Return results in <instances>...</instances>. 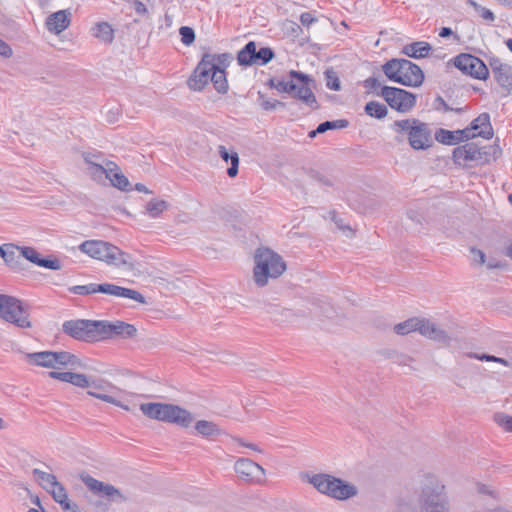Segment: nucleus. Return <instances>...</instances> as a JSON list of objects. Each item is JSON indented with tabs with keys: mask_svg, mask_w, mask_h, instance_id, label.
Returning a JSON list of instances; mask_svg holds the SVG:
<instances>
[{
	"mask_svg": "<svg viewBox=\"0 0 512 512\" xmlns=\"http://www.w3.org/2000/svg\"><path fill=\"white\" fill-rule=\"evenodd\" d=\"M506 44L509 50L512 52V39H509Z\"/></svg>",
	"mask_w": 512,
	"mask_h": 512,
	"instance_id": "obj_64",
	"label": "nucleus"
},
{
	"mask_svg": "<svg viewBox=\"0 0 512 512\" xmlns=\"http://www.w3.org/2000/svg\"><path fill=\"white\" fill-rule=\"evenodd\" d=\"M218 153L221 157V159L225 162L230 161L231 166L227 170V174L229 177H235L238 173V166H239V156L238 153L235 151L229 152L225 146L220 145L218 147Z\"/></svg>",
	"mask_w": 512,
	"mask_h": 512,
	"instance_id": "obj_31",
	"label": "nucleus"
},
{
	"mask_svg": "<svg viewBox=\"0 0 512 512\" xmlns=\"http://www.w3.org/2000/svg\"><path fill=\"white\" fill-rule=\"evenodd\" d=\"M8 427L7 423L3 418L0 417V430L6 429Z\"/></svg>",
	"mask_w": 512,
	"mask_h": 512,
	"instance_id": "obj_62",
	"label": "nucleus"
},
{
	"mask_svg": "<svg viewBox=\"0 0 512 512\" xmlns=\"http://www.w3.org/2000/svg\"><path fill=\"white\" fill-rule=\"evenodd\" d=\"M467 4L472 6L480 16L487 21H494L495 16L493 12L485 7L480 6L474 0H467Z\"/></svg>",
	"mask_w": 512,
	"mask_h": 512,
	"instance_id": "obj_45",
	"label": "nucleus"
},
{
	"mask_svg": "<svg viewBox=\"0 0 512 512\" xmlns=\"http://www.w3.org/2000/svg\"><path fill=\"white\" fill-rule=\"evenodd\" d=\"M380 96L392 109L401 113L411 111L416 104V96L401 88L384 86L381 89Z\"/></svg>",
	"mask_w": 512,
	"mask_h": 512,
	"instance_id": "obj_14",
	"label": "nucleus"
},
{
	"mask_svg": "<svg viewBox=\"0 0 512 512\" xmlns=\"http://www.w3.org/2000/svg\"><path fill=\"white\" fill-rule=\"evenodd\" d=\"M107 180L110 181L111 185L120 190H127L129 187V181L127 177L120 171L116 164L115 169H112V172L108 173Z\"/></svg>",
	"mask_w": 512,
	"mask_h": 512,
	"instance_id": "obj_34",
	"label": "nucleus"
},
{
	"mask_svg": "<svg viewBox=\"0 0 512 512\" xmlns=\"http://www.w3.org/2000/svg\"><path fill=\"white\" fill-rule=\"evenodd\" d=\"M495 81L504 90V96L512 94V66L494 58L489 62Z\"/></svg>",
	"mask_w": 512,
	"mask_h": 512,
	"instance_id": "obj_20",
	"label": "nucleus"
},
{
	"mask_svg": "<svg viewBox=\"0 0 512 512\" xmlns=\"http://www.w3.org/2000/svg\"><path fill=\"white\" fill-rule=\"evenodd\" d=\"M33 476L36 481L46 490L48 491L53 485H56L58 482L56 477L50 473L41 471L39 469L33 470Z\"/></svg>",
	"mask_w": 512,
	"mask_h": 512,
	"instance_id": "obj_37",
	"label": "nucleus"
},
{
	"mask_svg": "<svg viewBox=\"0 0 512 512\" xmlns=\"http://www.w3.org/2000/svg\"><path fill=\"white\" fill-rule=\"evenodd\" d=\"M439 36L442 37V38H446V37H449V36H453L454 38V41H459V36L457 34H455L451 28L449 27H443L440 32H439Z\"/></svg>",
	"mask_w": 512,
	"mask_h": 512,
	"instance_id": "obj_56",
	"label": "nucleus"
},
{
	"mask_svg": "<svg viewBox=\"0 0 512 512\" xmlns=\"http://www.w3.org/2000/svg\"><path fill=\"white\" fill-rule=\"evenodd\" d=\"M471 254H472V261L475 264L482 265L485 263V254L483 251L476 249V248H472Z\"/></svg>",
	"mask_w": 512,
	"mask_h": 512,
	"instance_id": "obj_52",
	"label": "nucleus"
},
{
	"mask_svg": "<svg viewBox=\"0 0 512 512\" xmlns=\"http://www.w3.org/2000/svg\"><path fill=\"white\" fill-rule=\"evenodd\" d=\"M169 204L165 200L161 199H152L146 205V212L151 218H157L167 210Z\"/></svg>",
	"mask_w": 512,
	"mask_h": 512,
	"instance_id": "obj_36",
	"label": "nucleus"
},
{
	"mask_svg": "<svg viewBox=\"0 0 512 512\" xmlns=\"http://www.w3.org/2000/svg\"><path fill=\"white\" fill-rule=\"evenodd\" d=\"M419 504L420 512H449L446 488L439 478L433 475L425 477Z\"/></svg>",
	"mask_w": 512,
	"mask_h": 512,
	"instance_id": "obj_7",
	"label": "nucleus"
},
{
	"mask_svg": "<svg viewBox=\"0 0 512 512\" xmlns=\"http://www.w3.org/2000/svg\"><path fill=\"white\" fill-rule=\"evenodd\" d=\"M468 357L477 359L479 361H486V362H495L499 363L505 367H511L512 368V362L508 361L505 358L497 357L494 355L484 354V353H474L471 352L468 354Z\"/></svg>",
	"mask_w": 512,
	"mask_h": 512,
	"instance_id": "obj_39",
	"label": "nucleus"
},
{
	"mask_svg": "<svg viewBox=\"0 0 512 512\" xmlns=\"http://www.w3.org/2000/svg\"><path fill=\"white\" fill-rule=\"evenodd\" d=\"M482 151V161L480 164L490 163L492 161L497 160L501 155V149L497 145H489L483 147Z\"/></svg>",
	"mask_w": 512,
	"mask_h": 512,
	"instance_id": "obj_40",
	"label": "nucleus"
},
{
	"mask_svg": "<svg viewBox=\"0 0 512 512\" xmlns=\"http://www.w3.org/2000/svg\"><path fill=\"white\" fill-rule=\"evenodd\" d=\"M92 34L94 37L104 43L112 42L114 38V31L110 24L107 22H99L92 28Z\"/></svg>",
	"mask_w": 512,
	"mask_h": 512,
	"instance_id": "obj_32",
	"label": "nucleus"
},
{
	"mask_svg": "<svg viewBox=\"0 0 512 512\" xmlns=\"http://www.w3.org/2000/svg\"><path fill=\"white\" fill-rule=\"evenodd\" d=\"M71 13L68 10H59L49 15L46 19L48 31L56 35L60 34L70 25Z\"/></svg>",
	"mask_w": 512,
	"mask_h": 512,
	"instance_id": "obj_26",
	"label": "nucleus"
},
{
	"mask_svg": "<svg viewBox=\"0 0 512 512\" xmlns=\"http://www.w3.org/2000/svg\"><path fill=\"white\" fill-rule=\"evenodd\" d=\"M382 71L390 81L403 86L419 87L424 81L421 68L407 59H391L382 66Z\"/></svg>",
	"mask_w": 512,
	"mask_h": 512,
	"instance_id": "obj_8",
	"label": "nucleus"
},
{
	"mask_svg": "<svg viewBox=\"0 0 512 512\" xmlns=\"http://www.w3.org/2000/svg\"><path fill=\"white\" fill-rule=\"evenodd\" d=\"M365 112L371 117L382 119L387 115L388 110L384 104L377 101H370L365 106Z\"/></svg>",
	"mask_w": 512,
	"mask_h": 512,
	"instance_id": "obj_38",
	"label": "nucleus"
},
{
	"mask_svg": "<svg viewBox=\"0 0 512 512\" xmlns=\"http://www.w3.org/2000/svg\"><path fill=\"white\" fill-rule=\"evenodd\" d=\"M100 341L109 339H133L137 335V328L123 321L99 320Z\"/></svg>",
	"mask_w": 512,
	"mask_h": 512,
	"instance_id": "obj_15",
	"label": "nucleus"
},
{
	"mask_svg": "<svg viewBox=\"0 0 512 512\" xmlns=\"http://www.w3.org/2000/svg\"><path fill=\"white\" fill-rule=\"evenodd\" d=\"M26 358L28 359L30 364L54 369V360H53V352L52 351H42L35 353L26 354Z\"/></svg>",
	"mask_w": 512,
	"mask_h": 512,
	"instance_id": "obj_30",
	"label": "nucleus"
},
{
	"mask_svg": "<svg viewBox=\"0 0 512 512\" xmlns=\"http://www.w3.org/2000/svg\"><path fill=\"white\" fill-rule=\"evenodd\" d=\"M431 50V46L424 41L413 42L405 45L402 49V53L410 58H424Z\"/></svg>",
	"mask_w": 512,
	"mask_h": 512,
	"instance_id": "obj_29",
	"label": "nucleus"
},
{
	"mask_svg": "<svg viewBox=\"0 0 512 512\" xmlns=\"http://www.w3.org/2000/svg\"><path fill=\"white\" fill-rule=\"evenodd\" d=\"M234 442H235V443H237L238 445L243 446V447H246V445L248 444V443H245L244 441H242V440H241V439H239V438H235V439H234Z\"/></svg>",
	"mask_w": 512,
	"mask_h": 512,
	"instance_id": "obj_63",
	"label": "nucleus"
},
{
	"mask_svg": "<svg viewBox=\"0 0 512 512\" xmlns=\"http://www.w3.org/2000/svg\"><path fill=\"white\" fill-rule=\"evenodd\" d=\"M464 130L469 131V140L475 137L489 140L493 137V128L490 122V116L487 113L480 114L471 122L470 126L464 128Z\"/></svg>",
	"mask_w": 512,
	"mask_h": 512,
	"instance_id": "obj_25",
	"label": "nucleus"
},
{
	"mask_svg": "<svg viewBox=\"0 0 512 512\" xmlns=\"http://www.w3.org/2000/svg\"><path fill=\"white\" fill-rule=\"evenodd\" d=\"M308 482L322 494L337 500H347L357 494V488L343 480L328 474H315L308 478Z\"/></svg>",
	"mask_w": 512,
	"mask_h": 512,
	"instance_id": "obj_10",
	"label": "nucleus"
},
{
	"mask_svg": "<svg viewBox=\"0 0 512 512\" xmlns=\"http://www.w3.org/2000/svg\"><path fill=\"white\" fill-rule=\"evenodd\" d=\"M181 41L184 45H191L195 40V33L192 28L183 26L179 29Z\"/></svg>",
	"mask_w": 512,
	"mask_h": 512,
	"instance_id": "obj_47",
	"label": "nucleus"
},
{
	"mask_svg": "<svg viewBox=\"0 0 512 512\" xmlns=\"http://www.w3.org/2000/svg\"><path fill=\"white\" fill-rule=\"evenodd\" d=\"M453 161L458 166H466L470 162L482 161V151L473 143L458 146L453 150Z\"/></svg>",
	"mask_w": 512,
	"mask_h": 512,
	"instance_id": "obj_23",
	"label": "nucleus"
},
{
	"mask_svg": "<svg viewBox=\"0 0 512 512\" xmlns=\"http://www.w3.org/2000/svg\"><path fill=\"white\" fill-rule=\"evenodd\" d=\"M393 330L396 334L402 336L418 331L422 336L444 345H448L452 340V337L445 330L438 327L433 321L425 318L413 317L407 319L396 324Z\"/></svg>",
	"mask_w": 512,
	"mask_h": 512,
	"instance_id": "obj_9",
	"label": "nucleus"
},
{
	"mask_svg": "<svg viewBox=\"0 0 512 512\" xmlns=\"http://www.w3.org/2000/svg\"><path fill=\"white\" fill-rule=\"evenodd\" d=\"M136 190L139 191V192L148 193L147 188L143 184H137L136 185Z\"/></svg>",
	"mask_w": 512,
	"mask_h": 512,
	"instance_id": "obj_61",
	"label": "nucleus"
},
{
	"mask_svg": "<svg viewBox=\"0 0 512 512\" xmlns=\"http://www.w3.org/2000/svg\"><path fill=\"white\" fill-rule=\"evenodd\" d=\"M11 248L16 249L19 253L31 263L51 270H60L62 268L61 262L54 259H43L40 254L33 248L27 246L10 245Z\"/></svg>",
	"mask_w": 512,
	"mask_h": 512,
	"instance_id": "obj_24",
	"label": "nucleus"
},
{
	"mask_svg": "<svg viewBox=\"0 0 512 512\" xmlns=\"http://www.w3.org/2000/svg\"><path fill=\"white\" fill-rule=\"evenodd\" d=\"M363 86L367 89L368 92H374L381 86V83L377 78L369 77L364 80Z\"/></svg>",
	"mask_w": 512,
	"mask_h": 512,
	"instance_id": "obj_51",
	"label": "nucleus"
},
{
	"mask_svg": "<svg viewBox=\"0 0 512 512\" xmlns=\"http://www.w3.org/2000/svg\"><path fill=\"white\" fill-rule=\"evenodd\" d=\"M80 478L87 488L95 495L105 497L109 501L113 502H120L124 500L122 493L113 485L101 482L88 474H81Z\"/></svg>",
	"mask_w": 512,
	"mask_h": 512,
	"instance_id": "obj_19",
	"label": "nucleus"
},
{
	"mask_svg": "<svg viewBox=\"0 0 512 512\" xmlns=\"http://www.w3.org/2000/svg\"><path fill=\"white\" fill-rule=\"evenodd\" d=\"M14 249L9 246H7L6 249H2V252H1V257L3 258V260L6 262V263H9L11 261H13L14 259Z\"/></svg>",
	"mask_w": 512,
	"mask_h": 512,
	"instance_id": "obj_55",
	"label": "nucleus"
},
{
	"mask_svg": "<svg viewBox=\"0 0 512 512\" xmlns=\"http://www.w3.org/2000/svg\"><path fill=\"white\" fill-rule=\"evenodd\" d=\"M29 312L22 302L14 296L0 294V318L18 328L26 329L32 326Z\"/></svg>",
	"mask_w": 512,
	"mask_h": 512,
	"instance_id": "obj_12",
	"label": "nucleus"
},
{
	"mask_svg": "<svg viewBox=\"0 0 512 512\" xmlns=\"http://www.w3.org/2000/svg\"><path fill=\"white\" fill-rule=\"evenodd\" d=\"M348 126V121L344 119L335 120V121H325L318 125L316 130L309 132V137L313 138L318 133H324L328 130L332 129H342Z\"/></svg>",
	"mask_w": 512,
	"mask_h": 512,
	"instance_id": "obj_35",
	"label": "nucleus"
},
{
	"mask_svg": "<svg viewBox=\"0 0 512 512\" xmlns=\"http://www.w3.org/2000/svg\"><path fill=\"white\" fill-rule=\"evenodd\" d=\"M234 470L246 482L254 484L265 482V469L248 458H239L234 464Z\"/></svg>",
	"mask_w": 512,
	"mask_h": 512,
	"instance_id": "obj_17",
	"label": "nucleus"
},
{
	"mask_svg": "<svg viewBox=\"0 0 512 512\" xmlns=\"http://www.w3.org/2000/svg\"><path fill=\"white\" fill-rule=\"evenodd\" d=\"M290 79L277 80L273 86L279 91L291 94L294 98L300 100L306 106L316 109L317 100L312 91L313 79L302 72L291 70Z\"/></svg>",
	"mask_w": 512,
	"mask_h": 512,
	"instance_id": "obj_5",
	"label": "nucleus"
},
{
	"mask_svg": "<svg viewBox=\"0 0 512 512\" xmlns=\"http://www.w3.org/2000/svg\"><path fill=\"white\" fill-rule=\"evenodd\" d=\"M274 56L273 51L268 47H260L257 49V44L253 41L248 42L237 55V60L240 65H265Z\"/></svg>",
	"mask_w": 512,
	"mask_h": 512,
	"instance_id": "obj_16",
	"label": "nucleus"
},
{
	"mask_svg": "<svg viewBox=\"0 0 512 512\" xmlns=\"http://www.w3.org/2000/svg\"><path fill=\"white\" fill-rule=\"evenodd\" d=\"M232 61L233 56L229 53H205L188 81L189 87L202 90L211 82L218 93H226L229 86L225 70Z\"/></svg>",
	"mask_w": 512,
	"mask_h": 512,
	"instance_id": "obj_1",
	"label": "nucleus"
},
{
	"mask_svg": "<svg viewBox=\"0 0 512 512\" xmlns=\"http://www.w3.org/2000/svg\"><path fill=\"white\" fill-rule=\"evenodd\" d=\"M315 20L316 19L313 17V15L308 12L303 13L300 16V21H301L302 25L307 26V27L310 26L312 23H314Z\"/></svg>",
	"mask_w": 512,
	"mask_h": 512,
	"instance_id": "obj_57",
	"label": "nucleus"
},
{
	"mask_svg": "<svg viewBox=\"0 0 512 512\" xmlns=\"http://www.w3.org/2000/svg\"><path fill=\"white\" fill-rule=\"evenodd\" d=\"M79 251L88 257L101 261L115 268H133L134 262L130 254L122 251L114 244L103 240H86L78 246Z\"/></svg>",
	"mask_w": 512,
	"mask_h": 512,
	"instance_id": "obj_2",
	"label": "nucleus"
},
{
	"mask_svg": "<svg viewBox=\"0 0 512 512\" xmlns=\"http://www.w3.org/2000/svg\"><path fill=\"white\" fill-rule=\"evenodd\" d=\"M62 509L65 511V512H79L78 508L76 505L68 502L67 504H65Z\"/></svg>",
	"mask_w": 512,
	"mask_h": 512,
	"instance_id": "obj_58",
	"label": "nucleus"
},
{
	"mask_svg": "<svg viewBox=\"0 0 512 512\" xmlns=\"http://www.w3.org/2000/svg\"><path fill=\"white\" fill-rule=\"evenodd\" d=\"M195 430L203 437H212L221 434V428L212 421L200 420L195 424Z\"/></svg>",
	"mask_w": 512,
	"mask_h": 512,
	"instance_id": "obj_33",
	"label": "nucleus"
},
{
	"mask_svg": "<svg viewBox=\"0 0 512 512\" xmlns=\"http://www.w3.org/2000/svg\"><path fill=\"white\" fill-rule=\"evenodd\" d=\"M86 171L97 182L107 180L108 173L115 169V163L112 161L101 160L98 156H86Z\"/></svg>",
	"mask_w": 512,
	"mask_h": 512,
	"instance_id": "obj_21",
	"label": "nucleus"
},
{
	"mask_svg": "<svg viewBox=\"0 0 512 512\" xmlns=\"http://www.w3.org/2000/svg\"><path fill=\"white\" fill-rule=\"evenodd\" d=\"M325 80L328 89L333 91H339L341 89L340 80L333 70L325 71Z\"/></svg>",
	"mask_w": 512,
	"mask_h": 512,
	"instance_id": "obj_43",
	"label": "nucleus"
},
{
	"mask_svg": "<svg viewBox=\"0 0 512 512\" xmlns=\"http://www.w3.org/2000/svg\"><path fill=\"white\" fill-rule=\"evenodd\" d=\"M96 290L97 293H103L118 298H127L141 304L146 303L145 297L140 292L112 283L96 284Z\"/></svg>",
	"mask_w": 512,
	"mask_h": 512,
	"instance_id": "obj_22",
	"label": "nucleus"
},
{
	"mask_svg": "<svg viewBox=\"0 0 512 512\" xmlns=\"http://www.w3.org/2000/svg\"><path fill=\"white\" fill-rule=\"evenodd\" d=\"M135 10L136 12L142 14L146 12V6L142 2H136L135 3Z\"/></svg>",
	"mask_w": 512,
	"mask_h": 512,
	"instance_id": "obj_59",
	"label": "nucleus"
},
{
	"mask_svg": "<svg viewBox=\"0 0 512 512\" xmlns=\"http://www.w3.org/2000/svg\"><path fill=\"white\" fill-rule=\"evenodd\" d=\"M141 412L150 419L188 428L194 421L193 415L186 409L169 403L150 402L140 405Z\"/></svg>",
	"mask_w": 512,
	"mask_h": 512,
	"instance_id": "obj_4",
	"label": "nucleus"
},
{
	"mask_svg": "<svg viewBox=\"0 0 512 512\" xmlns=\"http://www.w3.org/2000/svg\"><path fill=\"white\" fill-rule=\"evenodd\" d=\"M49 376L54 379H58L65 383H72L74 373L73 372H56L51 371L49 372Z\"/></svg>",
	"mask_w": 512,
	"mask_h": 512,
	"instance_id": "obj_49",
	"label": "nucleus"
},
{
	"mask_svg": "<svg viewBox=\"0 0 512 512\" xmlns=\"http://www.w3.org/2000/svg\"><path fill=\"white\" fill-rule=\"evenodd\" d=\"M495 423L507 432H512V416L503 412L494 415Z\"/></svg>",
	"mask_w": 512,
	"mask_h": 512,
	"instance_id": "obj_42",
	"label": "nucleus"
},
{
	"mask_svg": "<svg viewBox=\"0 0 512 512\" xmlns=\"http://www.w3.org/2000/svg\"><path fill=\"white\" fill-rule=\"evenodd\" d=\"M13 54L12 48L8 43L0 39V56L10 58Z\"/></svg>",
	"mask_w": 512,
	"mask_h": 512,
	"instance_id": "obj_53",
	"label": "nucleus"
},
{
	"mask_svg": "<svg viewBox=\"0 0 512 512\" xmlns=\"http://www.w3.org/2000/svg\"><path fill=\"white\" fill-rule=\"evenodd\" d=\"M69 291L76 295H90L97 293L96 283H90L87 285H75L69 288Z\"/></svg>",
	"mask_w": 512,
	"mask_h": 512,
	"instance_id": "obj_44",
	"label": "nucleus"
},
{
	"mask_svg": "<svg viewBox=\"0 0 512 512\" xmlns=\"http://www.w3.org/2000/svg\"><path fill=\"white\" fill-rule=\"evenodd\" d=\"M48 492L52 494L54 500L58 502L61 507L69 502L66 490L59 482L53 485Z\"/></svg>",
	"mask_w": 512,
	"mask_h": 512,
	"instance_id": "obj_41",
	"label": "nucleus"
},
{
	"mask_svg": "<svg viewBox=\"0 0 512 512\" xmlns=\"http://www.w3.org/2000/svg\"><path fill=\"white\" fill-rule=\"evenodd\" d=\"M255 267L253 277L255 283L263 287L269 279L281 276L286 270L282 257L269 248H259L255 253Z\"/></svg>",
	"mask_w": 512,
	"mask_h": 512,
	"instance_id": "obj_6",
	"label": "nucleus"
},
{
	"mask_svg": "<svg viewBox=\"0 0 512 512\" xmlns=\"http://www.w3.org/2000/svg\"><path fill=\"white\" fill-rule=\"evenodd\" d=\"M260 105L261 107L264 109V110H274L276 109L277 107L279 106H284V104L276 99H272V98H263L262 96L260 97Z\"/></svg>",
	"mask_w": 512,
	"mask_h": 512,
	"instance_id": "obj_48",
	"label": "nucleus"
},
{
	"mask_svg": "<svg viewBox=\"0 0 512 512\" xmlns=\"http://www.w3.org/2000/svg\"><path fill=\"white\" fill-rule=\"evenodd\" d=\"M246 447L249 448V449H252L254 451H257V452H262V450L257 445L252 444V443H248L246 445Z\"/></svg>",
	"mask_w": 512,
	"mask_h": 512,
	"instance_id": "obj_60",
	"label": "nucleus"
},
{
	"mask_svg": "<svg viewBox=\"0 0 512 512\" xmlns=\"http://www.w3.org/2000/svg\"><path fill=\"white\" fill-rule=\"evenodd\" d=\"M392 130L406 137L414 150H428L433 146L434 137L429 124L416 118L397 120L392 124Z\"/></svg>",
	"mask_w": 512,
	"mask_h": 512,
	"instance_id": "obj_3",
	"label": "nucleus"
},
{
	"mask_svg": "<svg viewBox=\"0 0 512 512\" xmlns=\"http://www.w3.org/2000/svg\"><path fill=\"white\" fill-rule=\"evenodd\" d=\"M454 65L476 79L485 80L489 75V70L484 62L470 54H460L455 57Z\"/></svg>",
	"mask_w": 512,
	"mask_h": 512,
	"instance_id": "obj_18",
	"label": "nucleus"
},
{
	"mask_svg": "<svg viewBox=\"0 0 512 512\" xmlns=\"http://www.w3.org/2000/svg\"><path fill=\"white\" fill-rule=\"evenodd\" d=\"M54 369L63 367L77 368L80 366L79 359L72 353L66 351L53 352Z\"/></svg>",
	"mask_w": 512,
	"mask_h": 512,
	"instance_id": "obj_28",
	"label": "nucleus"
},
{
	"mask_svg": "<svg viewBox=\"0 0 512 512\" xmlns=\"http://www.w3.org/2000/svg\"><path fill=\"white\" fill-rule=\"evenodd\" d=\"M468 132V130L464 129L450 131L440 128L435 132L434 138L436 141L444 145H456L460 142L469 140L470 134H468Z\"/></svg>",
	"mask_w": 512,
	"mask_h": 512,
	"instance_id": "obj_27",
	"label": "nucleus"
},
{
	"mask_svg": "<svg viewBox=\"0 0 512 512\" xmlns=\"http://www.w3.org/2000/svg\"><path fill=\"white\" fill-rule=\"evenodd\" d=\"M477 491L480 494L489 495L492 498H497L498 497L497 490L493 486H491V485L479 483V484H477Z\"/></svg>",
	"mask_w": 512,
	"mask_h": 512,
	"instance_id": "obj_50",
	"label": "nucleus"
},
{
	"mask_svg": "<svg viewBox=\"0 0 512 512\" xmlns=\"http://www.w3.org/2000/svg\"><path fill=\"white\" fill-rule=\"evenodd\" d=\"M62 329L65 334L79 341H100L99 320H69L63 323Z\"/></svg>",
	"mask_w": 512,
	"mask_h": 512,
	"instance_id": "obj_13",
	"label": "nucleus"
},
{
	"mask_svg": "<svg viewBox=\"0 0 512 512\" xmlns=\"http://www.w3.org/2000/svg\"><path fill=\"white\" fill-rule=\"evenodd\" d=\"M393 512H416L413 505L409 502H400Z\"/></svg>",
	"mask_w": 512,
	"mask_h": 512,
	"instance_id": "obj_54",
	"label": "nucleus"
},
{
	"mask_svg": "<svg viewBox=\"0 0 512 512\" xmlns=\"http://www.w3.org/2000/svg\"><path fill=\"white\" fill-rule=\"evenodd\" d=\"M87 394L103 402L115 405L126 411L130 410L127 404L129 392L121 389L111 381L103 378H92V384Z\"/></svg>",
	"mask_w": 512,
	"mask_h": 512,
	"instance_id": "obj_11",
	"label": "nucleus"
},
{
	"mask_svg": "<svg viewBox=\"0 0 512 512\" xmlns=\"http://www.w3.org/2000/svg\"><path fill=\"white\" fill-rule=\"evenodd\" d=\"M71 384L79 388H88L89 390L92 384V378H89L85 374L74 373Z\"/></svg>",
	"mask_w": 512,
	"mask_h": 512,
	"instance_id": "obj_46",
	"label": "nucleus"
}]
</instances>
